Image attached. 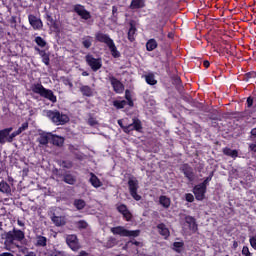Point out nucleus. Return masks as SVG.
<instances>
[{
	"instance_id": "nucleus-1",
	"label": "nucleus",
	"mask_w": 256,
	"mask_h": 256,
	"mask_svg": "<svg viewBox=\"0 0 256 256\" xmlns=\"http://www.w3.org/2000/svg\"><path fill=\"white\" fill-rule=\"evenodd\" d=\"M2 239L5 240V245H15L19 249L21 246L16 243H21L25 239V232L20 229L13 228V230L5 232L2 235Z\"/></svg>"
},
{
	"instance_id": "nucleus-2",
	"label": "nucleus",
	"mask_w": 256,
	"mask_h": 256,
	"mask_svg": "<svg viewBox=\"0 0 256 256\" xmlns=\"http://www.w3.org/2000/svg\"><path fill=\"white\" fill-rule=\"evenodd\" d=\"M31 91H33L36 95H40L44 99H48L51 103H57V96L53 93V90H49L43 87L41 83H34L31 86Z\"/></svg>"
},
{
	"instance_id": "nucleus-3",
	"label": "nucleus",
	"mask_w": 256,
	"mask_h": 256,
	"mask_svg": "<svg viewBox=\"0 0 256 256\" xmlns=\"http://www.w3.org/2000/svg\"><path fill=\"white\" fill-rule=\"evenodd\" d=\"M111 233L120 237H139L141 230H127L123 226H116L111 228Z\"/></svg>"
},
{
	"instance_id": "nucleus-4",
	"label": "nucleus",
	"mask_w": 256,
	"mask_h": 256,
	"mask_svg": "<svg viewBox=\"0 0 256 256\" xmlns=\"http://www.w3.org/2000/svg\"><path fill=\"white\" fill-rule=\"evenodd\" d=\"M128 189L131 197L135 201H141V195L137 193V191H139V180H137L134 176H131L128 179Z\"/></svg>"
},
{
	"instance_id": "nucleus-5",
	"label": "nucleus",
	"mask_w": 256,
	"mask_h": 256,
	"mask_svg": "<svg viewBox=\"0 0 256 256\" xmlns=\"http://www.w3.org/2000/svg\"><path fill=\"white\" fill-rule=\"evenodd\" d=\"M45 115L55 125H65V118H63V114L59 110H46Z\"/></svg>"
},
{
	"instance_id": "nucleus-6",
	"label": "nucleus",
	"mask_w": 256,
	"mask_h": 256,
	"mask_svg": "<svg viewBox=\"0 0 256 256\" xmlns=\"http://www.w3.org/2000/svg\"><path fill=\"white\" fill-rule=\"evenodd\" d=\"M85 61L87 66L90 67L94 73H97L101 67H103V60L101 58H94L93 54H88L85 56Z\"/></svg>"
},
{
	"instance_id": "nucleus-7",
	"label": "nucleus",
	"mask_w": 256,
	"mask_h": 256,
	"mask_svg": "<svg viewBox=\"0 0 256 256\" xmlns=\"http://www.w3.org/2000/svg\"><path fill=\"white\" fill-rule=\"evenodd\" d=\"M73 12L76 13L78 17L84 21H89V19H91V12L85 9V6L81 4H75L73 6Z\"/></svg>"
},
{
	"instance_id": "nucleus-8",
	"label": "nucleus",
	"mask_w": 256,
	"mask_h": 256,
	"mask_svg": "<svg viewBox=\"0 0 256 256\" xmlns=\"http://www.w3.org/2000/svg\"><path fill=\"white\" fill-rule=\"evenodd\" d=\"M131 131H137L138 133H141L143 131V124L141 123V120H139V118L132 119V123L126 125L125 133L129 135Z\"/></svg>"
},
{
	"instance_id": "nucleus-9",
	"label": "nucleus",
	"mask_w": 256,
	"mask_h": 256,
	"mask_svg": "<svg viewBox=\"0 0 256 256\" xmlns=\"http://www.w3.org/2000/svg\"><path fill=\"white\" fill-rule=\"evenodd\" d=\"M116 211L123 216L125 221H131L133 219V214L125 204H116Z\"/></svg>"
},
{
	"instance_id": "nucleus-10",
	"label": "nucleus",
	"mask_w": 256,
	"mask_h": 256,
	"mask_svg": "<svg viewBox=\"0 0 256 256\" xmlns=\"http://www.w3.org/2000/svg\"><path fill=\"white\" fill-rule=\"evenodd\" d=\"M66 244L72 251H77L78 249H81V244H79V238H77V235L75 234L68 235L66 237Z\"/></svg>"
},
{
	"instance_id": "nucleus-11",
	"label": "nucleus",
	"mask_w": 256,
	"mask_h": 256,
	"mask_svg": "<svg viewBox=\"0 0 256 256\" xmlns=\"http://www.w3.org/2000/svg\"><path fill=\"white\" fill-rule=\"evenodd\" d=\"M28 21L34 31H41L43 29V21L33 14L28 15Z\"/></svg>"
},
{
	"instance_id": "nucleus-12",
	"label": "nucleus",
	"mask_w": 256,
	"mask_h": 256,
	"mask_svg": "<svg viewBox=\"0 0 256 256\" xmlns=\"http://www.w3.org/2000/svg\"><path fill=\"white\" fill-rule=\"evenodd\" d=\"M44 19L46 20V23L48 27H50V29H53L54 31H59V24L57 23V20H55L51 12H45Z\"/></svg>"
},
{
	"instance_id": "nucleus-13",
	"label": "nucleus",
	"mask_w": 256,
	"mask_h": 256,
	"mask_svg": "<svg viewBox=\"0 0 256 256\" xmlns=\"http://www.w3.org/2000/svg\"><path fill=\"white\" fill-rule=\"evenodd\" d=\"M181 171L188 181H195V172L193 171V167H191L189 164H183L181 166Z\"/></svg>"
},
{
	"instance_id": "nucleus-14",
	"label": "nucleus",
	"mask_w": 256,
	"mask_h": 256,
	"mask_svg": "<svg viewBox=\"0 0 256 256\" xmlns=\"http://www.w3.org/2000/svg\"><path fill=\"white\" fill-rule=\"evenodd\" d=\"M109 81L115 93H123V91L125 90V86L123 85V83H121V81H119L115 76H110Z\"/></svg>"
},
{
	"instance_id": "nucleus-15",
	"label": "nucleus",
	"mask_w": 256,
	"mask_h": 256,
	"mask_svg": "<svg viewBox=\"0 0 256 256\" xmlns=\"http://www.w3.org/2000/svg\"><path fill=\"white\" fill-rule=\"evenodd\" d=\"M193 193L197 201H203L205 199V193H207V188H204L200 184L194 186Z\"/></svg>"
},
{
	"instance_id": "nucleus-16",
	"label": "nucleus",
	"mask_w": 256,
	"mask_h": 256,
	"mask_svg": "<svg viewBox=\"0 0 256 256\" xmlns=\"http://www.w3.org/2000/svg\"><path fill=\"white\" fill-rule=\"evenodd\" d=\"M95 39L96 41H98V43H105L107 47L114 43L113 39H111V37L108 34H105L103 32L96 33Z\"/></svg>"
},
{
	"instance_id": "nucleus-17",
	"label": "nucleus",
	"mask_w": 256,
	"mask_h": 256,
	"mask_svg": "<svg viewBox=\"0 0 256 256\" xmlns=\"http://www.w3.org/2000/svg\"><path fill=\"white\" fill-rule=\"evenodd\" d=\"M156 229H158L159 235L164 237V239H169L171 237V232L169 231V228H167V225L165 223H160L156 226Z\"/></svg>"
},
{
	"instance_id": "nucleus-18",
	"label": "nucleus",
	"mask_w": 256,
	"mask_h": 256,
	"mask_svg": "<svg viewBox=\"0 0 256 256\" xmlns=\"http://www.w3.org/2000/svg\"><path fill=\"white\" fill-rule=\"evenodd\" d=\"M184 221L186 224H188L190 231H193L194 233L195 231H197L198 228H197V221L195 220V217L186 215L184 218Z\"/></svg>"
},
{
	"instance_id": "nucleus-19",
	"label": "nucleus",
	"mask_w": 256,
	"mask_h": 256,
	"mask_svg": "<svg viewBox=\"0 0 256 256\" xmlns=\"http://www.w3.org/2000/svg\"><path fill=\"white\" fill-rule=\"evenodd\" d=\"M50 219L56 227H61L62 225H65V217L57 216L55 212L51 215Z\"/></svg>"
},
{
	"instance_id": "nucleus-20",
	"label": "nucleus",
	"mask_w": 256,
	"mask_h": 256,
	"mask_svg": "<svg viewBox=\"0 0 256 256\" xmlns=\"http://www.w3.org/2000/svg\"><path fill=\"white\" fill-rule=\"evenodd\" d=\"M35 51H38L40 57H42V63L49 67L51 63V59L49 58V53H47L45 50H41L38 47H35Z\"/></svg>"
},
{
	"instance_id": "nucleus-21",
	"label": "nucleus",
	"mask_w": 256,
	"mask_h": 256,
	"mask_svg": "<svg viewBox=\"0 0 256 256\" xmlns=\"http://www.w3.org/2000/svg\"><path fill=\"white\" fill-rule=\"evenodd\" d=\"M89 183H91L92 187L95 189H99V187H103V182L95 175L94 173H90Z\"/></svg>"
},
{
	"instance_id": "nucleus-22",
	"label": "nucleus",
	"mask_w": 256,
	"mask_h": 256,
	"mask_svg": "<svg viewBox=\"0 0 256 256\" xmlns=\"http://www.w3.org/2000/svg\"><path fill=\"white\" fill-rule=\"evenodd\" d=\"M80 93H82L83 97H93L94 90L89 85H82L80 87Z\"/></svg>"
},
{
	"instance_id": "nucleus-23",
	"label": "nucleus",
	"mask_w": 256,
	"mask_h": 256,
	"mask_svg": "<svg viewBox=\"0 0 256 256\" xmlns=\"http://www.w3.org/2000/svg\"><path fill=\"white\" fill-rule=\"evenodd\" d=\"M11 131H13V127H9L3 130H0V143H7V137H9Z\"/></svg>"
},
{
	"instance_id": "nucleus-24",
	"label": "nucleus",
	"mask_w": 256,
	"mask_h": 256,
	"mask_svg": "<svg viewBox=\"0 0 256 256\" xmlns=\"http://www.w3.org/2000/svg\"><path fill=\"white\" fill-rule=\"evenodd\" d=\"M165 25H167V20L161 19L156 26V29L160 32L161 35L160 41H163V39H165V31L163 30L165 28Z\"/></svg>"
},
{
	"instance_id": "nucleus-25",
	"label": "nucleus",
	"mask_w": 256,
	"mask_h": 256,
	"mask_svg": "<svg viewBox=\"0 0 256 256\" xmlns=\"http://www.w3.org/2000/svg\"><path fill=\"white\" fill-rule=\"evenodd\" d=\"M145 7V0H132L129 9H143Z\"/></svg>"
},
{
	"instance_id": "nucleus-26",
	"label": "nucleus",
	"mask_w": 256,
	"mask_h": 256,
	"mask_svg": "<svg viewBox=\"0 0 256 256\" xmlns=\"http://www.w3.org/2000/svg\"><path fill=\"white\" fill-rule=\"evenodd\" d=\"M223 153L227 156V157H232V159H237V157H239V151L237 150H233L229 147H225L223 148Z\"/></svg>"
},
{
	"instance_id": "nucleus-27",
	"label": "nucleus",
	"mask_w": 256,
	"mask_h": 256,
	"mask_svg": "<svg viewBox=\"0 0 256 256\" xmlns=\"http://www.w3.org/2000/svg\"><path fill=\"white\" fill-rule=\"evenodd\" d=\"M50 141H51V143L56 145V147H61V145H63V143H65V138L58 136V135H51Z\"/></svg>"
},
{
	"instance_id": "nucleus-28",
	"label": "nucleus",
	"mask_w": 256,
	"mask_h": 256,
	"mask_svg": "<svg viewBox=\"0 0 256 256\" xmlns=\"http://www.w3.org/2000/svg\"><path fill=\"white\" fill-rule=\"evenodd\" d=\"M157 47H159V44L157 43V40H155V38H151L146 42L147 51H155Z\"/></svg>"
},
{
	"instance_id": "nucleus-29",
	"label": "nucleus",
	"mask_w": 256,
	"mask_h": 256,
	"mask_svg": "<svg viewBox=\"0 0 256 256\" xmlns=\"http://www.w3.org/2000/svg\"><path fill=\"white\" fill-rule=\"evenodd\" d=\"M51 134H40V136L37 138V142L39 143V145L45 146L49 144V140Z\"/></svg>"
},
{
	"instance_id": "nucleus-30",
	"label": "nucleus",
	"mask_w": 256,
	"mask_h": 256,
	"mask_svg": "<svg viewBox=\"0 0 256 256\" xmlns=\"http://www.w3.org/2000/svg\"><path fill=\"white\" fill-rule=\"evenodd\" d=\"M135 33H137V28L135 27V24L131 22L130 28L128 30V41H130L131 43L135 41Z\"/></svg>"
},
{
	"instance_id": "nucleus-31",
	"label": "nucleus",
	"mask_w": 256,
	"mask_h": 256,
	"mask_svg": "<svg viewBox=\"0 0 256 256\" xmlns=\"http://www.w3.org/2000/svg\"><path fill=\"white\" fill-rule=\"evenodd\" d=\"M0 192L9 195L11 193V186L5 180L0 182Z\"/></svg>"
},
{
	"instance_id": "nucleus-32",
	"label": "nucleus",
	"mask_w": 256,
	"mask_h": 256,
	"mask_svg": "<svg viewBox=\"0 0 256 256\" xmlns=\"http://www.w3.org/2000/svg\"><path fill=\"white\" fill-rule=\"evenodd\" d=\"M159 203L164 207V209H169V207H171V199L167 196H160Z\"/></svg>"
},
{
	"instance_id": "nucleus-33",
	"label": "nucleus",
	"mask_w": 256,
	"mask_h": 256,
	"mask_svg": "<svg viewBox=\"0 0 256 256\" xmlns=\"http://www.w3.org/2000/svg\"><path fill=\"white\" fill-rule=\"evenodd\" d=\"M73 205L77 211H83V208L87 207V202H85L83 199H75Z\"/></svg>"
},
{
	"instance_id": "nucleus-34",
	"label": "nucleus",
	"mask_w": 256,
	"mask_h": 256,
	"mask_svg": "<svg viewBox=\"0 0 256 256\" xmlns=\"http://www.w3.org/2000/svg\"><path fill=\"white\" fill-rule=\"evenodd\" d=\"M108 49L111 51V55L112 57H114V59H118V57H121V53L119 52V50H117V46H115V42H112L108 46Z\"/></svg>"
},
{
	"instance_id": "nucleus-35",
	"label": "nucleus",
	"mask_w": 256,
	"mask_h": 256,
	"mask_svg": "<svg viewBox=\"0 0 256 256\" xmlns=\"http://www.w3.org/2000/svg\"><path fill=\"white\" fill-rule=\"evenodd\" d=\"M82 45L84 49H90L93 45V38L91 36H84L82 38Z\"/></svg>"
},
{
	"instance_id": "nucleus-36",
	"label": "nucleus",
	"mask_w": 256,
	"mask_h": 256,
	"mask_svg": "<svg viewBox=\"0 0 256 256\" xmlns=\"http://www.w3.org/2000/svg\"><path fill=\"white\" fill-rule=\"evenodd\" d=\"M145 81L148 85H157V79H155V74L153 73L145 75Z\"/></svg>"
},
{
	"instance_id": "nucleus-37",
	"label": "nucleus",
	"mask_w": 256,
	"mask_h": 256,
	"mask_svg": "<svg viewBox=\"0 0 256 256\" xmlns=\"http://www.w3.org/2000/svg\"><path fill=\"white\" fill-rule=\"evenodd\" d=\"M36 246L37 247H47V237L45 236H37L36 237Z\"/></svg>"
},
{
	"instance_id": "nucleus-38",
	"label": "nucleus",
	"mask_w": 256,
	"mask_h": 256,
	"mask_svg": "<svg viewBox=\"0 0 256 256\" xmlns=\"http://www.w3.org/2000/svg\"><path fill=\"white\" fill-rule=\"evenodd\" d=\"M183 247H185V242L183 241L173 243V251H175V253H182Z\"/></svg>"
},
{
	"instance_id": "nucleus-39",
	"label": "nucleus",
	"mask_w": 256,
	"mask_h": 256,
	"mask_svg": "<svg viewBox=\"0 0 256 256\" xmlns=\"http://www.w3.org/2000/svg\"><path fill=\"white\" fill-rule=\"evenodd\" d=\"M215 175V173L214 172H211L210 174H209V176L208 177H206L205 179H204V181L202 182V183H200L199 185L201 186V187H204L205 189H207V187L209 186V183H211V181L213 180V176Z\"/></svg>"
},
{
	"instance_id": "nucleus-40",
	"label": "nucleus",
	"mask_w": 256,
	"mask_h": 256,
	"mask_svg": "<svg viewBox=\"0 0 256 256\" xmlns=\"http://www.w3.org/2000/svg\"><path fill=\"white\" fill-rule=\"evenodd\" d=\"M113 105L116 109H125V106L128 105L126 100H114Z\"/></svg>"
},
{
	"instance_id": "nucleus-41",
	"label": "nucleus",
	"mask_w": 256,
	"mask_h": 256,
	"mask_svg": "<svg viewBox=\"0 0 256 256\" xmlns=\"http://www.w3.org/2000/svg\"><path fill=\"white\" fill-rule=\"evenodd\" d=\"M251 79H256V72L255 71L247 72L243 76V81H245L246 83H249L251 81Z\"/></svg>"
},
{
	"instance_id": "nucleus-42",
	"label": "nucleus",
	"mask_w": 256,
	"mask_h": 256,
	"mask_svg": "<svg viewBox=\"0 0 256 256\" xmlns=\"http://www.w3.org/2000/svg\"><path fill=\"white\" fill-rule=\"evenodd\" d=\"M65 183H67L68 185H75V183H77V178L71 174H66Z\"/></svg>"
},
{
	"instance_id": "nucleus-43",
	"label": "nucleus",
	"mask_w": 256,
	"mask_h": 256,
	"mask_svg": "<svg viewBox=\"0 0 256 256\" xmlns=\"http://www.w3.org/2000/svg\"><path fill=\"white\" fill-rule=\"evenodd\" d=\"M125 99L129 107H135V103L133 102V98L131 97V92L129 90L125 91Z\"/></svg>"
},
{
	"instance_id": "nucleus-44",
	"label": "nucleus",
	"mask_w": 256,
	"mask_h": 256,
	"mask_svg": "<svg viewBox=\"0 0 256 256\" xmlns=\"http://www.w3.org/2000/svg\"><path fill=\"white\" fill-rule=\"evenodd\" d=\"M34 41L38 47L43 48L47 46V41H45V39H43L41 36H37Z\"/></svg>"
},
{
	"instance_id": "nucleus-45",
	"label": "nucleus",
	"mask_w": 256,
	"mask_h": 256,
	"mask_svg": "<svg viewBox=\"0 0 256 256\" xmlns=\"http://www.w3.org/2000/svg\"><path fill=\"white\" fill-rule=\"evenodd\" d=\"M17 135H21L18 130L12 132V133L9 134L8 137L6 138V142H7V143H13V140L15 139V137H17Z\"/></svg>"
},
{
	"instance_id": "nucleus-46",
	"label": "nucleus",
	"mask_w": 256,
	"mask_h": 256,
	"mask_svg": "<svg viewBox=\"0 0 256 256\" xmlns=\"http://www.w3.org/2000/svg\"><path fill=\"white\" fill-rule=\"evenodd\" d=\"M115 245H117V239H115L114 237H110L108 239V241L106 242V246L111 249V247H115Z\"/></svg>"
},
{
	"instance_id": "nucleus-47",
	"label": "nucleus",
	"mask_w": 256,
	"mask_h": 256,
	"mask_svg": "<svg viewBox=\"0 0 256 256\" xmlns=\"http://www.w3.org/2000/svg\"><path fill=\"white\" fill-rule=\"evenodd\" d=\"M29 129V122H24L21 127L17 129L18 133H22L23 131H27Z\"/></svg>"
},
{
	"instance_id": "nucleus-48",
	"label": "nucleus",
	"mask_w": 256,
	"mask_h": 256,
	"mask_svg": "<svg viewBox=\"0 0 256 256\" xmlns=\"http://www.w3.org/2000/svg\"><path fill=\"white\" fill-rule=\"evenodd\" d=\"M88 125H90V127H95V125H99V122L97 121L96 118L89 117L88 118Z\"/></svg>"
},
{
	"instance_id": "nucleus-49",
	"label": "nucleus",
	"mask_w": 256,
	"mask_h": 256,
	"mask_svg": "<svg viewBox=\"0 0 256 256\" xmlns=\"http://www.w3.org/2000/svg\"><path fill=\"white\" fill-rule=\"evenodd\" d=\"M174 85H176L177 89H179L180 87H183L181 78L179 76H176L174 78Z\"/></svg>"
},
{
	"instance_id": "nucleus-50",
	"label": "nucleus",
	"mask_w": 256,
	"mask_h": 256,
	"mask_svg": "<svg viewBox=\"0 0 256 256\" xmlns=\"http://www.w3.org/2000/svg\"><path fill=\"white\" fill-rule=\"evenodd\" d=\"M185 199L188 203H193V201H195V196L191 193H187L185 194Z\"/></svg>"
},
{
	"instance_id": "nucleus-51",
	"label": "nucleus",
	"mask_w": 256,
	"mask_h": 256,
	"mask_svg": "<svg viewBox=\"0 0 256 256\" xmlns=\"http://www.w3.org/2000/svg\"><path fill=\"white\" fill-rule=\"evenodd\" d=\"M249 243H250L252 249H254L256 251V236H251L249 239Z\"/></svg>"
},
{
	"instance_id": "nucleus-52",
	"label": "nucleus",
	"mask_w": 256,
	"mask_h": 256,
	"mask_svg": "<svg viewBox=\"0 0 256 256\" xmlns=\"http://www.w3.org/2000/svg\"><path fill=\"white\" fill-rule=\"evenodd\" d=\"M242 255L243 256H249V255H253V254L251 253V251H249V247L248 246H243V248H242Z\"/></svg>"
},
{
	"instance_id": "nucleus-53",
	"label": "nucleus",
	"mask_w": 256,
	"mask_h": 256,
	"mask_svg": "<svg viewBox=\"0 0 256 256\" xmlns=\"http://www.w3.org/2000/svg\"><path fill=\"white\" fill-rule=\"evenodd\" d=\"M78 227L79 229H87V223L85 222V220H80L78 222Z\"/></svg>"
},
{
	"instance_id": "nucleus-54",
	"label": "nucleus",
	"mask_w": 256,
	"mask_h": 256,
	"mask_svg": "<svg viewBox=\"0 0 256 256\" xmlns=\"http://www.w3.org/2000/svg\"><path fill=\"white\" fill-rule=\"evenodd\" d=\"M246 103H247V107L249 109H251V107H253V97L249 96L246 100Z\"/></svg>"
},
{
	"instance_id": "nucleus-55",
	"label": "nucleus",
	"mask_w": 256,
	"mask_h": 256,
	"mask_svg": "<svg viewBox=\"0 0 256 256\" xmlns=\"http://www.w3.org/2000/svg\"><path fill=\"white\" fill-rule=\"evenodd\" d=\"M117 123H118V125H119V127H121L122 128V130L124 131V133H125V129H127V125L125 126V125H123V120H118L117 121Z\"/></svg>"
},
{
	"instance_id": "nucleus-56",
	"label": "nucleus",
	"mask_w": 256,
	"mask_h": 256,
	"mask_svg": "<svg viewBox=\"0 0 256 256\" xmlns=\"http://www.w3.org/2000/svg\"><path fill=\"white\" fill-rule=\"evenodd\" d=\"M69 151L71 152V153H77V151H78V148L77 147H75V146H73V145H69Z\"/></svg>"
},
{
	"instance_id": "nucleus-57",
	"label": "nucleus",
	"mask_w": 256,
	"mask_h": 256,
	"mask_svg": "<svg viewBox=\"0 0 256 256\" xmlns=\"http://www.w3.org/2000/svg\"><path fill=\"white\" fill-rule=\"evenodd\" d=\"M211 63L209 62V60H204L203 61V66L205 67V69H209Z\"/></svg>"
},
{
	"instance_id": "nucleus-58",
	"label": "nucleus",
	"mask_w": 256,
	"mask_h": 256,
	"mask_svg": "<svg viewBox=\"0 0 256 256\" xmlns=\"http://www.w3.org/2000/svg\"><path fill=\"white\" fill-rule=\"evenodd\" d=\"M249 149L251 150V151H253V153H256V143L255 144H250L249 145Z\"/></svg>"
},
{
	"instance_id": "nucleus-59",
	"label": "nucleus",
	"mask_w": 256,
	"mask_h": 256,
	"mask_svg": "<svg viewBox=\"0 0 256 256\" xmlns=\"http://www.w3.org/2000/svg\"><path fill=\"white\" fill-rule=\"evenodd\" d=\"M17 225H19V227H25V223L21 220H17Z\"/></svg>"
},
{
	"instance_id": "nucleus-60",
	"label": "nucleus",
	"mask_w": 256,
	"mask_h": 256,
	"mask_svg": "<svg viewBox=\"0 0 256 256\" xmlns=\"http://www.w3.org/2000/svg\"><path fill=\"white\" fill-rule=\"evenodd\" d=\"M250 135H252V137H256V128L251 130Z\"/></svg>"
},
{
	"instance_id": "nucleus-61",
	"label": "nucleus",
	"mask_w": 256,
	"mask_h": 256,
	"mask_svg": "<svg viewBox=\"0 0 256 256\" xmlns=\"http://www.w3.org/2000/svg\"><path fill=\"white\" fill-rule=\"evenodd\" d=\"M117 11H118L117 6H113L112 7V14L115 15V13H117Z\"/></svg>"
},
{
	"instance_id": "nucleus-62",
	"label": "nucleus",
	"mask_w": 256,
	"mask_h": 256,
	"mask_svg": "<svg viewBox=\"0 0 256 256\" xmlns=\"http://www.w3.org/2000/svg\"><path fill=\"white\" fill-rule=\"evenodd\" d=\"M0 256H13V254H11L9 252H4V253L0 254Z\"/></svg>"
},
{
	"instance_id": "nucleus-63",
	"label": "nucleus",
	"mask_w": 256,
	"mask_h": 256,
	"mask_svg": "<svg viewBox=\"0 0 256 256\" xmlns=\"http://www.w3.org/2000/svg\"><path fill=\"white\" fill-rule=\"evenodd\" d=\"M239 247V243L237 241L233 242V249H237Z\"/></svg>"
},
{
	"instance_id": "nucleus-64",
	"label": "nucleus",
	"mask_w": 256,
	"mask_h": 256,
	"mask_svg": "<svg viewBox=\"0 0 256 256\" xmlns=\"http://www.w3.org/2000/svg\"><path fill=\"white\" fill-rule=\"evenodd\" d=\"M82 77H89V72L83 71L82 72Z\"/></svg>"
}]
</instances>
